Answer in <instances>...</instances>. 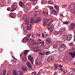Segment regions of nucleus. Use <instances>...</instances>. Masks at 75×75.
Here are the masks:
<instances>
[{"mask_svg": "<svg viewBox=\"0 0 75 75\" xmlns=\"http://www.w3.org/2000/svg\"><path fill=\"white\" fill-rule=\"evenodd\" d=\"M69 45L70 46H72L73 45V43L72 42L70 43Z\"/></svg>", "mask_w": 75, "mask_h": 75, "instance_id": "c03bdc74", "label": "nucleus"}, {"mask_svg": "<svg viewBox=\"0 0 75 75\" xmlns=\"http://www.w3.org/2000/svg\"><path fill=\"white\" fill-rule=\"evenodd\" d=\"M32 4L33 5V6H35V5H36V4L34 2H33L32 3Z\"/></svg>", "mask_w": 75, "mask_h": 75, "instance_id": "5fc2aeb1", "label": "nucleus"}, {"mask_svg": "<svg viewBox=\"0 0 75 75\" xmlns=\"http://www.w3.org/2000/svg\"><path fill=\"white\" fill-rule=\"evenodd\" d=\"M24 52V55H27L28 54V53L30 52V51L29 50H25Z\"/></svg>", "mask_w": 75, "mask_h": 75, "instance_id": "b1692460", "label": "nucleus"}, {"mask_svg": "<svg viewBox=\"0 0 75 75\" xmlns=\"http://www.w3.org/2000/svg\"><path fill=\"white\" fill-rule=\"evenodd\" d=\"M51 38H49L46 40V44H50V43H51Z\"/></svg>", "mask_w": 75, "mask_h": 75, "instance_id": "f8f14e48", "label": "nucleus"}, {"mask_svg": "<svg viewBox=\"0 0 75 75\" xmlns=\"http://www.w3.org/2000/svg\"><path fill=\"white\" fill-rule=\"evenodd\" d=\"M49 53H50L49 52H47V51L46 53V55H48V54H49Z\"/></svg>", "mask_w": 75, "mask_h": 75, "instance_id": "8fccbe9b", "label": "nucleus"}, {"mask_svg": "<svg viewBox=\"0 0 75 75\" xmlns=\"http://www.w3.org/2000/svg\"><path fill=\"white\" fill-rule=\"evenodd\" d=\"M63 6L64 7V8H65V7L67 6V5H64Z\"/></svg>", "mask_w": 75, "mask_h": 75, "instance_id": "052dcab7", "label": "nucleus"}, {"mask_svg": "<svg viewBox=\"0 0 75 75\" xmlns=\"http://www.w3.org/2000/svg\"><path fill=\"white\" fill-rule=\"evenodd\" d=\"M54 66L55 68H57V65H56V64H54Z\"/></svg>", "mask_w": 75, "mask_h": 75, "instance_id": "4d7b16f0", "label": "nucleus"}, {"mask_svg": "<svg viewBox=\"0 0 75 75\" xmlns=\"http://www.w3.org/2000/svg\"><path fill=\"white\" fill-rule=\"evenodd\" d=\"M32 26V25H30V26L27 27V30H30L31 29Z\"/></svg>", "mask_w": 75, "mask_h": 75, "instance_id": "bb28decb", "label": "nucleus"}, {"mask_svg": "<svg viewBox=\"0 0 75 75\" xmlns=\"http://www.w3.org/2000/svg\"><path fill=\"white\" fill-rule=\"evenodd\" d=\"M66 45L64 44H61L59 48V51H62L65 49Z\"/></svg>", "mask_w": 75, "mask_h": 75, "instance_id": "39448f33", "label": "nucleus"}, {"mask_svg": "<svg viewBox=\"0 0 75 75\" xmlns=\"http://www.w3.org/2000/svg\"><path fill=\"white\" fill-rule=\"evenodd\" d=\"M34 23H35V19L33 17H32L30 18V23L31 24H33Z\"/></svg>", "mask_w": 75, "mask_h": 75, "instance_id": "f3484780", "label": "nucleus"}, {"mask_svg": "<svg viewBox=\"0 0 75 75\" xmlns=\"http://www.w3.org/2000/svg\"><path fill=\"white\" fill-rule=\"evenodd\" d=\"M54 9V8L52 6H50V10H53Z\"/></svg>", "mask_w": 75, "mask_h": 75, "instance_id": "37998d69", "label": "nucleus"}, {"mask_svg": "<svg viewBox=\"0 0 75 75\" xmlns=\"http://www.w3.org/2000/svg\"><path fill=\"white\" fill-rule=\"evenodd\" d=\"M69 9L71 11L73 14H75V4H72L69 6Z\"/></svg>", "mask_w": 75, "mask_h": 75, "instance_id": "7ed1b4c3", "label": "nucleus"}, {"mask_svg": "<svg viewBox=\"0 0 75 75\" xmlns=\"http://www.w3.org/2000/svg\"><path fill=\"white\" fill-rule=\"evenodd\" d=\"M73 71H75V68H73V69H71Z\"/></svg>", "mask_w": 75, "mask_h": 75, "instance_id": "774afa93", "label": "nucleus"}, {"mask_svg": "<svg viewBox=\"0 0 75 75\" xmlns=\"http://www.w3.org/2000/svg\"><path fill=\"white\" fill-rule=\"evenodd\" d=\"M59 69L60 70V71H61V72H62V71H63V69L62 68H61L60 69Z\"/></svg>", "mask_w": 75, "mask_h": 75, "instance_id": "603ef678", "label": "nucleus"}, {"mask_svg": "<svg viewBox=\"0 0 75 75\" xmlns=\"http://www.w3.org/2000/svg\"><path fill=\"white\" fill-rule=\"evenodd\" d=\"M48 3L50 4H53V2L51 1H49L48 2Z\"/></svg>", "mask_w": 75, "mask_h": 75, "instance_id": "f704fd0d", "label": "nucleus"}, {"mask_svg": "<svg viewBox=\"0 0 75 75\" xmlns=\"http://www.w3.org/2000/svg\"><path fill=\"white\" fill-rule=\"evenodd\" d=\"M36 65H39V63H36Z\"/></svg>", "mask_w": 75, "mask_h": 75, "instance_id": "0e129e2a", "label": "nucleus"}, {"mask_svg": "<svg viewBox=\"0 0 75 75\" xmlns=\"http://www.w3.org/2000/svg\"><path fill=\"white\" fill-rule=\"evenodd\" d=\"M41 50L40 49H35L33 50V51L35 52H38L39 51H40Z\"/></svg>", "mask_w": 75, "mask_h": 75, "instance_id": "c85d7f7f", "label": "nucleus"}, {"mask_svg": "<svg viewBox=\"0 0 75 75\" xmlns=\"http://www.w3.org/2000/svg\"><path fill=\"white\" fill-rule=\"evenodd\" d=\"M43 14L45 15L46 16H48V12H46L45 11H43Z\"/></svg>", "mask_w": 75, "mask_h": 75, "instance_id": "cd10ccee", "label": "nucleus"}, {"mask_svg": "<svg viewBox=\"0 0 75 75\" xmlns=\"http://www.w3.org/2000/svg\"><path fill=\"white\" fill-rule=\"evenodd\" d=\"M50 14H54V15L57 16L58 14V13H57V12L56 11V10L54 9L52 10L51 12H50Z\"/></svg>", "mask_w": 75, "mask_h": 75, "instance_id": "9d476101", "label": "nucleus"}, {"mask_svg": "<svg viewBox=\"0 0 75 75\" xmlns=\"http://www.w3.org/2000/svg\"><path fill=\"white\" fill-rule=\"evenodd\" d=\"M39 54H40V55H44V54H43V53H42V52L39 53Z\"/></svg>", "mask_w": 75, "mask_h": 75, "instance_id": "de8ad7c7", "label": "nucleus"}, {"mask_svg": "<svg viewBox=\"0 0 75 75\" xmlns=\"http://www.w3.org/2000/svg\"><path fill=\"white\" fill-rule=\"evenodd\" d=\"M67 71L66 70H65L64 71V73H67Z\"/></svg>", "mask_w": 75, "mask_h": 75, "instance_id": "680f3d73", "label": "nucleus"}, {"mask_svg": "<svg viewBox=\"0 0 75 75\" xmlns=\"http://www.w3.org/2000/svg\"><path fill=\"white\" fill-rule=\"evenodd\" d=\"M24 10L25 11H28V9H27V8L26 7H24Z\"/></svg>", "mask_w": 75, "mask_h": 75, "instance_id": "79ce46f5", "label": "nucleus"}, {"mask_svg": "<svg viewBox=\"0 0 75 75\" xmlns=\"http://www.w3.org/2000/svg\"><path fill=\"white\" fill-rule=\"evenodd\" d=\"M12 57L13 58V59H16V58H15V57H14L13 56H12Z\"/></svg>", "mask_w": 75, "mask_h": 75, "instance_id": "338daca9", "label": "nucleus"}, {"mask_svg": "<svg viewBox=\"0 0 75 75\" xmlns=\"http://www.w3.org/2000/svg\"><path fill=\"white\" fill-rule=\"evenodd\" d=\"M38 41H42V40L41 39H38Z\"/></svg>", "mask_w": 75, "mask_h": 75, "instance_id": "3c124183", "label": "nucleus"}, {"mask_svg": "<svg viewBox=\"0 0 75 75\" xmlns=\"http://www.w3.org/2000/svg\"><path fill=\"white\" fill-rule=\"evenodd\" d=\"M54 22V20H52V19H50L48 21V19H47L46 18L44 19L43 20V25L45 27L46 25H47V24H50Z\"/></svg>", "mask_w": 75, "mask_h": 75, "instance_id": "f257e3e1", "label": "nucleus"}, {"mask_svg": "<svg viewBox=\"0 0 75 75\" xmlns=\"http://www.w3.org/2000/svg\"><path fill=\"white\" fill-rule=\"evenodd\" d=\"M27 65L28 66V67L30 68V69H32V66L31 64V63H30V62H28L27 63Z\"/></svg>", "mask_w": 75, "mask_h": 75, "instance_id": "a211bd4d", "label": "nucleus"}, {"mask_svg": "<svg viewBox=\"0 0 75 75\" xmlns=\"http://www.w3.org/2000/svg\"><path fill=\"white\" fill-rule=\"evenodd\" d=\"M41 18H38L37 19L35 20V23H37L38 22H39L41 21Z\"/></svg>", "mask_w": 75, "mask_h": 75, "instance_id": "a878e982", "label": "nucleus"}, {"mask_svg": "<svg viewBox=\"0 0 75 75\" xmlns=\"http://www.w3.org/2000/svg\"><path fill=\"white\" fill-rule=\"evenodd\" d=\"M26 17H27V15H25V16H24V20H26V19H25V18H26Z\"/></svg>", "mask_w": 75, "mask_h": 75, "instance_id": "864d4df0", "label": "nucleus"}, {"mask_svg": "<svg viewBox=\"0 0 75 75\" xmlns=\"http://www.w3.org/2000/svg\"><path fill=\"white\" fill-rule=\"evenodd\" d=\"M53 47L54 48L56 49L57 48V47H58V46H57V45H53Z\"/></svg>", "mask_w": 75, "mask_h": 75, "instance_id": "72a5a7b5", "label": "nucleus"}, {"mask_svg": "<svg viewBox=\"0 0 75 75\" xmlns=\"http://www.w3.org/2000/svg\"><path fill=\"white\" fill-rule=\"evenodd\" d=\"M35 8L36 9H38V8H39V7H38V6H36Z\"/></svg>", "mask_w": 75, "mask_h": 75, "instance_id": "6e6d98bb", "label": "nucleus"}, {"mask_svg": "<svg viewBox=\"0 0 75 75\" xmlns=\"http://www.w3.org/2000/svg\"><path fill=\"white\" fill-rule=\"evenodd\" d=\"M19 5L21 7H23V8L24 7V6H24V3H23L21 1H20L19 2Z\"/></svg>", "mask_w": 75, "mask_h": 75, "instance_id": "dca6fc26", "label": "nucleus"}, {"mask_svg": "<svg viewBox=\"0 0 75 75\" xmlns=\"http://www.w3.org/2000/svg\"><path fill=\"white\" fill-rule=\"evenodd\" d=\"M29 43L31 45H36L38 44V42H35L33 39H30L29 40Z\"/></svg>", "mask_w": 75, "mask_h": 75, "instance_id": "423d86ee", "label": "nucleus"}, {"mask_svg": "<svg viewBox=\"0 0 75 75\" xmlns=\"http://www.w3.org/2000/svg\"><path fill=\"white\" fill-rule=\"evenodd\" d=\"M69 54L71 55V56L72 57V58H75V52H74L72 53L71 52H70L69 53Z\"/></svg>", "mask_w": 75, "mask_h": 75, "instance_id": "aec40b11", "label": "nucleus"}, {"mask_svg": "<svg viewBox=\"0 0 75 75\" xmlns=\"http://www.w3.org/2000/svg\"><path fill=\"white\" fill-rule=\"evenodd\" d=\"M28 70L27 67L25 66H23L22 67V70L23 72L25 71H27V70Z\"/></svg>", "mask_w": 75, "mask_h": 75, "instance_id": "ddd939ff", "label": "nucleus"}, {"mask_svg": "<svg viewBox=\"0 0 75 75\" xmlns=\"http://www.w3.org/2000/svg\"><path fill=\"white\" fill-rule=\"evenodd\" d=\"M65 29H63V28H62L59 31H55L54 32V35H57L59 34H62V32L65 31Z\"/></svg>", "mask_w": 75, "mask_h": 75, "instance_id": "20e7f679", "label": "nucleus"}, {"mask_svg": "<svg viewBox=\"0 0 75 75\" xmlns=\"http://www.w3.org/2000/svg\"><path fill=\"white\" fill-rule=\"evenodd\" d=\"M69 74L70 75H72L73 74H74V71H70L69 73Z\"/></svg>", "mask_w": 75, "mask_h": 75, "instance_id": "e433bc0d", "label": "nucleus"}, {"mask_svg": "<svg viewBox=\"0 0 75 75\" xmlns=\"http://www.w3.org/2000/svg\"><path fill=\"white\" fill-rule=\"evenodd\" d=\"M4 72V75H6V70H5L3 71Z\"/></svg>", "mask_w": 75, "mask_h": 75, "instance_id": "a18cd8bd", "label": "nucleus"}, {"mask_svg": "<svg viewBox=\"0 0 75 75\" xmlns=\"http://www.w3.org/2000/svg\"><path fill=\"white\" fill-rule=\"evenodd\" d=\"M42 35L43 38H46V37H47V36H48V34H47V33L46 32H44V34L42 33Z\"/></svg>", "mask_w": 75, "mask_h": 75, "instance_id": "6ab92c4d", "label": "nucleus"}, {"mask_svg": "<svg viewBox=\"0 0 75 75\" xmlns=\"http://www.w3.org/2000/svg\"><path fill=\"white\" fill-rule=\"evenodd\" d=\"M22 60L24 62H25L27 61V57H25L22 59Z\"/></svg>", "mask_w": 75, "mask_h": 75, "instance_id": "7c9ffc66", "label": "nucleus"}, {"mask_svg": "<svg viewBox=\"0 0 75 75\" xmlns=\"http://www.w3.org/2000/svg\"><path fill=\"white\" fill-rule=\"evenodd\" d=\"M59 67L60 68H63V66H62L61 65H59Z\"/></svg>", "mask_w": 75, "mask_h": 75, "instance_id": "69168bd1", "label": "nucleus"}, {"mask_svg": "<svg viewBox=\"0 0 75 75\" xmlns=\"http://www.w3.org/2000/svg\"><path fill=\"white\" fill-rule=\"evenodd\" d=\"M7 10L8 11H10V8H7Z\"/></svg>", "mask_w": 75, "mask_h": 75, "instance_id": "13d9d810", "label": "nucleus"}, {"mask_svg": "<svg viewBox=\"0 0 75 75\" xmlns=\"http://www.w3.org/2000/svg\"><path fill=\"white\" fill-rule=\"evenodd\" d=\"M33 16L34 17H36V16H37V12L36 11H35L33 13Z\"/></svg>", "mask_w": 75, "mask_h": 75, "instance_id": "2f4dec72", "label": "nucleus"}, {"mask_svg": "<svg viewBox=\"0 0 75 75\" xmlns=\"http://www.w3.org/2000/svg\"><path fill=\"white\" fill-rule=\"evenodd\" d=\"M18 6H17V5L16 4H12V7H11V8H12V11H15L17 8H18Z\"/></svg>", "mask_w": 75, "mask_h": 75, "instance_id": "6e6552de", "label": "nucleus"}, {"mask_svg": "<svg viewBox=\"0 0 75 75\" xmlns=\"http://www.w3.org/2000/svg\"><path fill=\"white\" fill-rule=\"evenodd\" d=\"M13 75H18V72H17V71L15 70H13L12 72Z\"/></svg>", "mask_w": 75, "mask_h": 75, "instance_id": "4be33fe9", "label": "nucleus"}, {"mask_svg": "<svg viewBox=\"0 0 75 75\" xmlns=\"http://www.w3.org/2000/svg\"><path fill=\"white\" fill-rule=\"evenodd\" d=\"M46 52H47V50H46L43 51V54H44V55H45V54H46Z\"/></svg>", "mask_w": 75, "mask_h": 75, "instance_id": "a19ab883", "label": "nucleus"}, {"mask_svg": "<svg viewBox=\"0 0 75 75\" xmlns=\"http://www.w3.org/2000/svg\"><path fill=\"white\" fill-rule=\"evenodd\" d=\"M19 16H22V14H23V12L22 11H20L19 14Z\"/></svg>", "mask_w": 75, "mask_h": 75, "instance_id": "58836bf2", "label": "nucleus"}, {"mask_svg": "<svg viewBox=\"0 0 75 75\" xmlns=\"http://www.w3.org/2000/svg\"><path fill=\"white\" fill-rule=\"evenodd\" d=\"M23 73L22 71H18V75H23Z\"/></svg>", "mask_w": 75, "mask_h": 75, "instance_id": "393cba45", "label": "nucleus"}, {"mask_svg": "<svg viewBox=\"0 0 75 75\" xmlns=\"http://www.w3.org/2000/svg\"><path fill=\"white\" fill-rule=\"evenodd\" d=\"M28 40H29V38L26 37L23 38V41L25 43H26V42H27V41H28Z\"/></svg>", "mask_w": 75, "mask_h": 75, "instance_id": "4468645a", "label": "nucleus"}, {"mask_svg": "<svg viewBox=\"0 0 75 75\" xmlns=\"http://www.w3.org/2000/svg\"><path fill=\"white\" fill-rule=\"evenodd\" d=\"M63 23L64 24H66V25H67V24H69V22L68 21H65L63 22Z\"/></svg>", "mask_w": 75, "mask_h": 75, "instance_id": "473e14b6", "label": "nucleus"}, {"mask_svg": "<svg viewBox=\"0 0 75 75\" xmlns=\"http://www.w3.org/2000/svg\"><path fill=\"white\" fill-rule=\"evenodd\" d=\"M41 3L42 4H45V1L44 0H42Z\"/></svg>", "mask_w": 75, "mask_h": 75, "instance_id": "ea45409f", "label": "nucleus"}, {"mask_svg": "<svg viewBox=\"0 0 75 75\" xmlns=\"http://www.w3.org/2000/svg\"><path fill=\"white\" fill-rule=\"evenodd\" d=\"M25 24L26 25H29L30 24V20L28 19H27L25 21Z\"/></svg>", "mask_w": 75, "mask_h": 75, "instance_id": "412c9836", "label": "nucleus"}, {"mask_svg": "<svg viewBox=\"0 0 75 75\" xmlns=\"http://www.w3.org/2000/svg\"><path fill=\"white\" fill-rule=\"evenodd\" d=\"M44 43V42H40V44H41V45L42 44H43Z\"/></svg>", "mask_w": 75, "mask_h": 75, "instance_id": "bf43d9fd", "label": "nucleus"}, {"mask_svg": "<svg viewBox=\"0 0 75 75\" xmlns=\"http://www.w3.org/2000/svg\"><path fill=\"white\" fill-rule=\"evenodd\" d=\"M54 60V57L51 56L49 57L47 59V61L48 62H51Z\"/></svg>", "mask_w": 75, "mask_h": 75, "instance_id": "9b49d317", "label": "nucleus"}, {"mask_svg": "<svg viewBox=\"0 0 75 75\" xmlns=\"http://www.w3.org/2000/svg\"><path fill=\"white\" fill-rule=\"evenodd\" d=\"M31 34H28L27 35V36L28 37V38H30V37H31Z\"/></svg>", "mask_w": 75, "mask_h": 75, "instance_id": "4c0bfd02", "label": "nucleus"}, {"mask_svg": "<svg viewBox=\"0 0 75 75\" xmlns=\"http://www.w3.org/2000/svg\"><path fill=\"white\" fill-rule=\"evenodd\" d=\"M42 70L41 69L40 70L39 72V74H41V73H42Z\"/></svg>", "mask_w": 75, "mask_h": 75, "instance_id": "49530a36", "label": "nucleus"}, {"mask_svg": "<svg viewBox=\"0 0 75 75\" xmlns=\"http://www.w3.org/2000/svg\"><path fill=\"white\" fill-rule=\"evenodd\" d=\"M31 1H38V0H31Z\"/></svg>", "mask_w": 75, "mask_h": 75, "instance_id": "e2e57ef3", "label": "nucleus"}, {"mask_svg": "<svg viewBox=\"0 0 75 75\" xmlns=\"http://www.w3.org/2000/svg\"><path fill=\"white\" fill-rule=\"evenodd\" d=\"M74 18V17L73 16H71V20H73Z\"/></svg>", "mask_w": 75, "mask_h": 75, "instance_id": "09e8293b", "label": "nucleus"}, {"mask_svg": "<svg viewBox=\"0 0 75 75\" xmlns=\"http://www.w3.org/2000/svg\"><path fill=\"white\" fill-rule=\"evenodd\" d=\"M46 25H47V27L49 29V30H50V32L52 33L53 30L54 29V25H51L50 24L48 23H46Z\"/></svg>", "mask_w": 75, "mask_h": 75, "instance_id": "f03ea898", "label": "nucleus"}, {"mask_svg": "<svg viewBox=\"0 0 75 75\" xmlns=\"http://www.w3.org/2000/svg\"><path fill=\"white\" fill-rule=\"evenodd\" d=\"M67 34L65 35V36H64L62 38V40L63 41H66L67 40Z\"/></svg>", "mask_w": 75, "mask_h": 75, "instance_id": "5701e85b", "label": "nucleus"}, {"mask_svg": "<svg viewBox=\"0 0 75 75\" xmlns=\"http://www.w3.org/2000/svg\"><path fill=\"white\" fill-rule=\"evenodd\" d=\"M28 59L32 64H34V57L33 56L30 55L28 56Z\"/></svg>", "mask_w": 75, "mask_h": 75, "instance_id": "0eeeda50", "label": "nucleus"}, {"mask_svg": "<svg viewBox=\"0 0 75 75\" xmlns=\"http://www.w3.org/2000/svg\"><path fill=\"white\" fill-rule=\"evenodd\" d=\"M10 15L11 16V18H13V16H14V14L13 13H11L10 14Z\"/></svg>", "mask_w": 75, "mask_h": 75, "instance_id": "c9c22d12", "label": "nucleus"}, {"mask_svg": "<svg viewBox=\"0 0 75 75\" xmlns=\"http://www.w3.org/2000/svg\"><path fill=\"white\" fill-rule=\"evenodd\" d=\"M72 38V35L71 34L67 35V38L68 41H70Z\"/></svg>", "mask_w": 75, "mask_h": 75, "instance_id": "1a4fd4ad", "label": "nucleus"}, {"mask_svg": "<svg viewBox=\"0 0 75 75\" xmlns=\"http://www.w3.org/2000/svg\"><path fill=\"white\" fill-rule=\"evenodd\" d=\"M54 8L56 10H59V6H58V5H55Z\"/></svg>", "mask_w": 75, "mask_h": 75, "instance_id": "c756f323", "label": "nucleus"}, {"mask_svg": "<svg viewBox=\"0 0 75 75\" xmlns=\"http://www.w3.org/2000/svg\"><path fill=\"white\" fill-rule=\"evenodd\" d=\"M75 26V24L74 23H72L70 25V30H73Z\"/></svg>", "mask_w": 75, "mask_h": 75, "instance_id": "2eb2a0df", "label": "nucleus"}]
</instances>
